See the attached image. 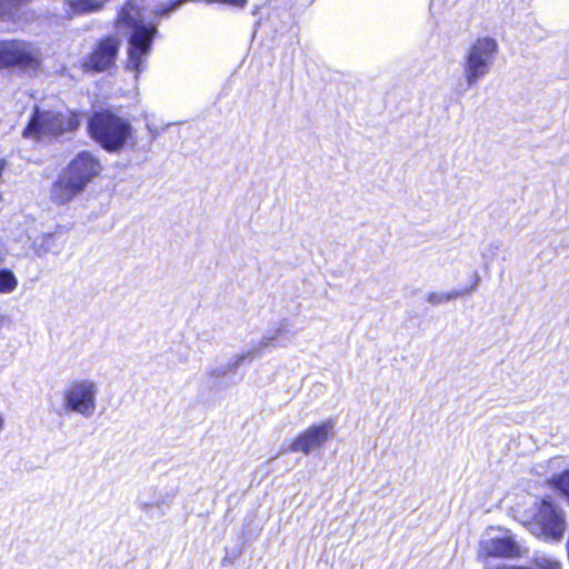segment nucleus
I'll list each match as a JSON object with an SVG mask.
<instances>
[{
  "label": "nucleus",
  "instance_id": "1",
  "mask_svg": "<svg viewBox=\"0 0 569 569\" xmlns=\"http://www.w3.org/2000/svg\"><path fill=\"white\" fill-rule=\"evenodd\" d=\"M100 159L89 150L79 151L60 171L50 187V200L64 206L81 194L102 172Z\"/></svg>",
  "mask_w": 569,
  "mask_h": 569
},
{
  "label": "nucleus",
  "instance_id": "2",
  "mask_svg": "<svg viewBox=\"0 0 569 569\" xmlns=\"http://www.w3.org/2000/svg\"><path fill=\"white\" fill-rule=\"evenodd\" d=\"M81 124V112L68 109L64 112L41 109L34 106L33 111L22 129L21 136L27 140L41 142L76 132Z\"/></svg>",
  "mask_w": 569,
  "mask_h": 569
},
{
  "label": "nucleus",
  "instance_id": "3",
  "mask_svg": "<svg viewBox=\"0 0 569 569\" xmlns=\"http://www.w3.org/2000/svg\"><path fill=\"white\" fill-rule=\"evenodd\" d=\"M87 130L91 139L108 152L123 150L132 140L133 132L127 118L106 108L91 113Z\"/></svg>",
  "mask_w": 569,
  "mask_h": 569
},
{
  "label": "nucleus",
  "instance_id": "4",
  "mask_svg": "<svg viewBox=\"0 0 569 569\" xmlns=\"http://www.w3.org/2000/svg\"><path fill=\"white\" fill-rule=\"evenodd\" d=\"M532 508L530 523L538 530L537 535L546 541H560L567 528L563 510L550 496L537 499Z\"/></svg>",
  "mask_w": 569,
  "mask_h": 569
},
{
  "label": "nucleus",
  "instance_id": "5",
  "mask_svg": "<svg viewBox=\"0 0 569 569\" xmlns=\"http://www.w3.org/2000/svg\"><path fill=\"white\" fill-rule=\"evenodd\" d=\"M158 36V27L153 22L137 24L127 38L126 69L138 77L144 70L148 58Z\"/></svg>",
  "mask_w": 569,
  "mask_h": 569
},
{
  "label": "nucleus",
  "instance_id": "6",
  "mask_svg": "<svg viewBox=\"0 0 569 569\" xmlns=\"http://www.w3.org/2000/svg\"><path fill=\"white\" fill-rule=\"evenodd\" d=\"M41 63L40 52L31 42L20 39L0 40V71L13 68L37 71Z\"/></svg>",
  "mask_w": 569,
  "mask_h": 569
},
{
  "label": "nucleus",
  "instance_id": "7",
  "mask_svg": "<svg viewBox=\"0 0 569 569\" xmlns=\"http://www.w3.org/2000/svg\"><path fill=\"white\" fill-rule=\"evenodd\" d=\"M121 39L116 33L99 37L90 51L81 59L80 69L86 73H102L116 67Z\"/></svg>",
  "mask_w": 569,
  "mask_h": 569
},
{
  "label": "nucleus",
  "instance_id": "8",
  "mask_svg": "<svg viewBox=\"0 0 569 569\" xmlns=\"http://www.w3.org/2000/svg\"><path fill=\"white\" fill-rule=\"evenodd\" d=\"M498 42L491 37H480L473 41L466 56L465 78L473 86L489 72V67L498 53Z\"/></svg>",
  "mask_w": 569,
  "mask_h": 569
},
{
  "label": "nucleus",
  "instance_id": "9",
  "mask_svg": "<svg viewBox=\"0 0 569 569\" xmlns=\"http://www.w3.org/2000/svg\"><path fill=\"white\" fill-rule=\"evenodd\" d=\"M96 386L92 381L80 380L71 382L63 391L66 410L89 417L96 408Z\"/></svg>",
  "mask_w": 569,
  "mask_h": 569
},
{
  "label": "nucleus",
  "instance_id": "10",
  "mask_svg": "<svg viewBox=\"0 0 569 569\" xmlns=\"http://www.w3.org/2000/svg\"><path fill=\"white\" fill-rule=\"evenodd\" d=\"M333 420L311 425L297 435L289 445V451L309 455L312 450L323 447L325 443L333 437Z\"/></svg>",
  "mask_w": 569,
  "mask_h": 569
},
{
  "label": "nucleus",
  "instance_id": "11",
  "mask_svg": "<svg viewBox=\"0 0 569 569\" xmlns=\"http://www.w3.org/2000/svg\"><path fill=\"white\" fill-rule=\"evenodd\" d=\"M482 556L488 558H518L521 550L511 537H495L482 546Z\"/></svg>",
  "mask_w": 569,
  "mask_h": 569
},
{
  "label": "nucleus",
  "instance_id": "12",
  "mask_svg": "<svg viewBox=\"0 0 569 569\" xmlns=\"http://www.w3.org/2000/svg\"><path fill=\"white\" fill-rule=\"evenodd\" d=\"M64 3L69 17L94 13L104 8L100 0H66Z\"/></svg>",
  "mask_w": 569,
  "mask_h": 569
},
{
  "label": "nucleus",
  "instance_id": "13",
  "mask_svg": "<svg viewBox=\"0 0 569 569\" xmlns=\"http://www.w3.org/2000/svg\"><path fill=\"white\" fill-rule=\"evenodd\" d=\"M133 9L132 3L129 1L124 6H122L114 19L116 27H127L130 28V31L134 29L137 24L146 23L141 19H137L131 14V10Z\"/></svg>",
  "mask_w": 569,
  "mask_h": 569
},
{
  "label": "nucleus",
  "instance_id": "14",
  "mask_svg": "<svg viewBox=\"0 0 569 569\" xmlns=\"http://www.w3.org/2000/svg\"><path fill=\"white\" fill-rule=\"evenodd\" d=\"M550 488L558 491L569 505V468L547 480Z\"/></svg>",
  "mask_w": 569,
  "mask_h": 569
},
{
  "label": "nucleus",
  "instance_id": "15",
  "mask_svg": "<svg viewBox=\"0 0 569 569\" xmlns=\"http://www.w3.org/2000/svg\"><path fill=\"white\" fill-rule=\"evenodd\" d=\"M18 287V279L8 268L0 269V293H11Z\"/></svg>",
  "mask_w": 569,
  "mask_h": 569
},
{
  "label": "nucleus",
  "instance_id": "16",
  "mask_svg": "<svg viewBox=\"0 0 569 569\" xmlns=\"http://www.w3.org/2000/svg\"><path fill=\"white\" fill-rule=\"evenodd\" d=\"M468 292V289L466 290H452L450 292H447V293H437V292H431L428 295V298L427 300L432 303V305H440L442 302H447L451 299H456L460 296H462L463 293Z\"/></svg>",
  "mask_w": 569,
  "mask_h": 569
},
{
  "label": "nucleus",
  "instance_id": "17",
  "mask_svg": "<svg viewBox=\"0 0 569 569\" xmlns=\"http://www.w3.org/2000/svg\"><path fill=\"white\" fill-rule=\"evenodd\" d=\"M212 2H218L222 4H229L236 8H244L248 3V0H211Z\"/></svg>",
  "mask_w": 569,
  "mask_h": 569
},
{
  "label": "nucleus",
  "instance_id": "18",
  "mask_svg": "<svg viewBox=\"0 0 569 569\" xmlns=\"http://www.w3.org/2000/svg\"><path fill=\"white\" fill-rule=\"evenodd\" d=\"M110 0H100V2L102 3V6L104 7L107 2H109Z\"/></svg>",
  "mask_w": 569,
  "mask_h": 569
}]
</instances>
